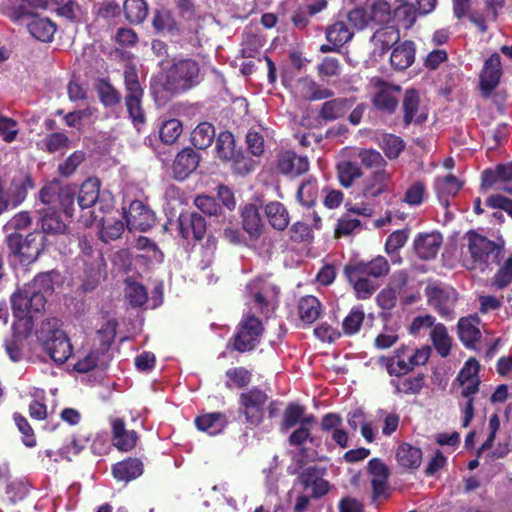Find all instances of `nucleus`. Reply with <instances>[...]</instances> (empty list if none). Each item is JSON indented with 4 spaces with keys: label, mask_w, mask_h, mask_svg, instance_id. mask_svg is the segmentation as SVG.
<instances>
[{
    "label": "nucleus",
    "mask_w": 512,
    "mask_h": 512,
    "mask_svg": "<svg viewBox=\"0 0 512 512\" xmlns=\"http://www.w3.org/2000/svg\"><path fill=\"white\" fill-rule=\"evenodd\" d=\"M424 294L428 306L441 318L447 321L455 319V308L459 301V293L455 288L441 282H432L427 284Z\"/></svg>",
    "instance_id": "20e7f679"
},
{
    "label": "nucleus",
    "mask_w": 512,
    "mask_h": 512,
    "mask_svg": "<svg viewBox=\"0 0 512 512\" xmlns=\"http://www.w3.org/2000/svg\"><path fill=\"white\" fill-rule=\"evenodd\" d=\"M125 85V106L135 127H139L146 122L145 111L142 106L144 90L140 85L137 71L134 68H127L124 71Z\"/></svg>",
    "instance_id": "39448f33"
},
{
    "label": "nucleus",
    "mask_w": 512,
    "mask_h": 512,
    "mask_svg": "<svg viewBox=\"0 0 512 512\" xmlns=\"http://www.w3.org/2000/svg\"><path fill=\"white\" fill-rule=\"evenodd\" d=\"M42 346L49 357L58 364L65 363L73 353L70 339L66 333L59 328L47 332Z\"/></svg>",
    "instance_id": "6e6552de"
},
{
    "label": "nucleus",
    "mask_w": 512,
    "mask_h": 512,
    "mask_svg": "<svg viewBox=\"0 0 512 512\" xmlns=\"http://www.w3.org/2000/svg\"><path fill=\"white\" fill-rule=\"evenodd\" d=\"M54 292L50 272L37 274L32 281L18 287L11 295L13 315L19 320L38 317L47 303V297Z\"/></svg>",
    "instance_id": "f257e3e1"
},
{
    "label": "nucleus",
    "mask_w": 512,
    "mask_h": 512,
    "mask_svg": "<svg viewBox=\"0 0 512 512\" xmlns=\"http://www.w3.org/2000/svg\"><path fill=\"white\" fill-rule=\"evenodd\" d=\"M143 463L138 458H127L112 467V474L117 481L128 483L142 475Z\"/></svg>",
    "instance_id": "a878e982"
},
{
    "label": "nucleus",
    "mask_w": 512,
    "mask_h": 512,
    "mask_svg": "<svg viewBox=\"0 0 512 512\" xmlns=\"http://www.w3.org/2000/svg\"><path fill=\"white\" fill-rule=\"evenodd\" d=\"M353 37V31L350 30L344 21H336L326 30V39L334 46H342Z\"/></svg>",
    "instance_id": "09e8293b"
},
{
    "label": "nucleus",
    "mask_w": 512,
    "mask_h": 512,
    "mask_svg": "<svg viewBox=\"0 0 512 512\" xmlns=\"http://www.w3.org/2000/svg\"><path fill=\"white\" fill-rule=\"evenodd\" d=\"M43 240L44 236L36 232L29 233L25 237L23 250L18 258L22 265H29L38 259L44 247Z\"/></svg>",
    "instance_id": "f704fd0d"
},
{
    "label": "nucleus",
    "mask_w": 512,
    "mask_h": 512,
    "mask_svg": "<svg viewBox=\"0 0 512 512\" xmlns=\"http://www.w3.org/2000/svg\"><path fill=\"white\" fill-rule=\"evenodd\" d=\"M183 125L178 119H169L164 121L160 127L159 136L163 143L173 144L182 134Z\"/></svg>",
    "instance_id": "13d9d810"
},
{
    "label": "nucleus",
    "mask_w": 512,
    "mask_h": 512,
    "mask_svg": "<svg viewBox=\"0 0 512 512\" xmlns=\"http://www.w3.org/2000/svg\"><path fill=\"white\" fill-rule=\"evenodd\" d=\"M300 96L306 101H319L332 98L334 92L319 85L315 80L306 76L297 81Z\"/></svg>",
    "instance_id": "cd10ccee"
},
{
    "label": "nucleus",
    "mask_w": 512,
    "mask_h": 512,
    "mask_svg": "<svg viewBox=\"0 0 512 512\" xmlns=\"http://www.w3.org/2000/svg\"><path fill=\"white\" fill-rule=\"evenodd\" d=\"M345 267L370 279L384 277L390 271L389 262L384 256H377L370 261H350Z\"/></svg>",
    "instance_id": "2eb2a0df"
},
{
    "label": "nucleus",
    "mask_w": 512,
    "mask_h": 512,
    "mask_svg": "<svg viewBox=\"0 0 512 512\" xmlns=\"http://www.w3.org/2000/svg\"><path fill=\"white\" fill-rule=\"evenodd\" d=\"M361 226L357 218H352L348 214L342 215L338 220L334 230V237L341 238L350 235L356 228Z\"/></svg>",
    "instance_id": "774afa93"
},
{
    "label": "nucleus",
    "mask_w": 512,
    "mask_h": 512,
    "mask_svg": "<svg viewBox=\"0 0 512 512\" xmlns=\"http://www.w3.org/2000/svg\"><path fill=\"white\" fill-rule=\"evenodd\" d=\"M41 228L44 234L59 235L67 232L68 225L60 211L48 207L42 210Z\"/></svg>",
    "instance_id": "473e14b6"
},
{
    "label": "nucleus",
    "mask_w": 512,
    "mask_h": 512,
    "mask_svg": "<svg viewBox=\"0 0 512 512\" xmlns=\"http://www.w3.org/2000/svg\"><path fill=\"white\" fill-rule=\"evenodd\" d=\"M178 230L182 238L200 241L207 232L206 219L197 212H182L178 217Z\"/></svg>",
    "instance_id": "9b49d317"
},
{
    "label": "nucleus",
    "mask_w": 512,
    "mask_h": 512,
    "mask_svg": "<svg viewBox=\"0 0 512 512\" xmlns=\"http://www.w3.org/2000/svg\"><path fill=\"white\" fill-rule=\"evenodd\" d=\"M176 8L180 17L189 23V42H198V32L201 28V16L198 14L194 0H176Z\"/></svg>",
    "instance_id": "5701e85b"
},
{
    "label": "nucleus",
    "mask_w": 512,
    "mask_h": 512,
    "mask_svg": "<svg viewBox=\"0 0 512 512\" xmlns=\"http://www.w3.org/2000/svg\"><path fill=\"white\" fill-rule=\"evenodd\" d=\"M358 158L367 169H386L387 161L380 152L373 149H361L358 153Z\"/></svg>",
    "instance_id": "bf43d9fd"
},
{
    "label": "nucleus",
    "mask_w": 512,
    "mask_h": 512,
    "mask_svg": "<svg viewBox=\"0 0 512 512\" xmlns=\"http://www.w3.org/2000/svg\"><path fill=\"white\" fill-rule=\"evenodd\" d=\"M304 412V406L294 402L289 403L283 413V419L280 424L281 432H287L297 424L300 425Z\"/></svg>",
    "instance_id": "603ef678"
},
{
    "label": "nucleus",
    "mask_w": 512,
    "mask_h": 512,
    "mask_svg": "<svg viewBox=\"0 0 512 512\" xmlns=\"http://www.w3.org/2000/svg\"><path fill=\"white\" fill-rule=\"evenodd\" d=\"M43 149L48 153L62 152L71 146L70 138L63 132L47 134L43 140Z\"/></svg>",
    "instance_id": "5fc2aeb1"
},
{
    "label": "nucleus",
    "mask_w": 512,
    "mask_h": 512,
    "mask_svg": "<svg viewBox=\"0 0 512 512\" xmlns=\"http://www.w3.org/2000/svg\"><path fill=\"white\" fill-rule=\"evenodd\" d=\"M407 346H401L394 351L393 356L381 357L379 363L384 366L390 376L402 377L411 372V366L406 362Z\"/></svg>",
    "instance_id": "c85d7f7f"
},
{
    "label": "nucleus",
    "mask_w": 512,
    "mask_h": 512,
    "mask_svg": "<svg viewBox=\"0 0 512 512\" xmlns=\"http://www.w3.org/2000/svg\"><path fill=\"white\" fill-rule=\"evenodd\" d=\"M378 87L379 90L372 98V105L379 111L393 114L398 107V99L392 94V91L400 92L401 87L388 84L385 81H380Z\"/></svg>",
    "instance_id": "a211bd4d"
},
{
    "label": "nucleus",
    "mask_w": 512,
    "mask_h": 512,
    "mask_svg": "<svg viewBox=\"0 0 512 512\" xmlns=\"http://www.w3.org/2000/svg\"><path fill=\"white\" fill-rule=\"evenodd\" d=\"M95 89L103 106L114 107L121 103V93L110 83L108 79H98L95 84Z\"/></svg>",
    "instance_id": "c03bdc74"
},
{
    "label": "nucleus",
    "mask_w": 512,
    "mask_h": 512,
    "mask_svg": "<svg viewBox=\"0 0 512 512\" xmlns=\"http://www.w3.org/2000/svg\"><path fill=\"white\" fill-rule=\"evenodd\" d=\"M32 37L41 42H50L56 32V25L48 18L34 16L27 24Z\"/></svg>",
    "instance_id": "e433bc0d"
},
{
    "label": "nucleus",
    "mask_w": 512,
    "mask_h": 512,
    "mask_svg": "<svg viewBox=\"0 0 512 512\" xmlns=\"http://www.w3.org/2000/svg\"><path fill=\"white\" fill-rule=\"evenodd\" d=\"M502 74L501 57L495 52L485 60L479 75V88L483 97L488 98L498 87Z\"/></svg>",
    "instance_id": "9d476101"
},
{
    "label": "nucleus",
    "mask_w": 512,
    "mask_h": 512,
    "mask_svg": "<svg viewBox=\"0 0 512 512\" xmlns=\"http://www.w3.org/2000/svg\"><path fill=\"white\" fill-rule=\"evenodd\" d=\"M343 274L352 286L355 297L359 300L369 299L379 288V285L373 279L364 277L345 266Z\"/></svg>",
    "instance_id": "aec40b11"
},
{
    "label": "nucleus",
    "mask_w": 512,
    "mask_h": 512,
    "mask_svg": "<svg viewBox=\"0 0 512 512\" xmlns=\"http://www.w3.org/2000/svg\"><path fill=\"white\" fill-rule=\"evenodd\" d=\"M194 424L199 431L216 436L227 428L229 421L226 414L222 412H210L197 416Z\"/></svg>",
    "instance_id": "412c9836"
},
{
    "label": "nucleus",
    "mask_w": 512,
    "mask_h": 512,
    "mask_svg": "<svg viewBox=\"0 0 512 512\" xmlns=\"http://www.w3.org/2000/svg\"><path fill=\"white\" fill-rule=\"evenodd\" d=\"M432 344L441 357H447L451 351V337L442 323L434 326L430 333Z\"/></svg>",
    "instance_id": "49530a36"
},
{
    "label": "nucleus",
    "mask_w": 512,
    "mask_h": 512,
    "mask_svg": "<svg viewBox=\"0 0 512 512\" xmlns=\"http://www.w3.org/2000/svg\"><path fill=\"white\" fill-rule=\"evenodd\" d=\"M396 460L402 468L416 470L422 462V450L410 443L403 442L397 447Z\"/></svg>",
    "instance_id": "c756f323"
},
{
    "label": "nucleus",
    "mask_w": 512,
    "mask_h": 512,
    "mask_svg": "<svg viewBox=\"0 0 512 512\" xmlns=\"http://www.w3.org/2000/svg\"><path fill=\"white\" fill-rule=\"evenodd\" d=\"M336 171L339 183L344 188H350L363 175L361 167L349 160L339 162L336 165Z\"/></svg>",
    "instance_id": "37998d69"
},
{
    "label": "nucleus",
    "mask_w": 512,
    "mask_h": 512,
    "mask_svg": "<svg viewBox=\"0 0 512 512\" xmlns=\"http://www.w3.org/2000/svg\"><path fill=\"white\" fill-rule=\"evenodd\" d=\"M152 26L158 34L176 36L180 34L177 22L172 13L167 9H157L152 18Z\"/></svg>",
    "instance_id": "c9c22d12"
},
{
    "label": "nucleus",
    "mask_w": 512,
    "mask_h": 512,
    "mask_svg": "<svg viewBox=\"0 0 512 512\" xmlns=\"http://www.w3.org/2000/svg\"><path fill=\"white\" fill-rule=\"evenodd\" d=\"M466 241V254L469 258L464 259L467 269H479L481 272L491 270L492 265H499L504 257L505 249L503 244L496 243L475 230H469L464 235Z\"/></svg>",
    "instance_id": "f03ea898"
},
{
    "label": "nucleus",
    "mask_w": 512,
    "mask_h": 512,
    "mask_svg": "<svg viewBox=\"0 0 512 512\" xmlns=\"http://www.w3.org/2000/svg\"><path fill=\"white\" fill-rule=\"evenodd\" d=\"M127 228L130 231L146 232L156 223L155 212L140 200H133L125 211Z\"/></svg>",
    "instance_id": "1a4fd4ad"
},
{
    "label": "nucleus",
    "mask_w": 512,
    "mask_h": 512,
    "mask_svg": "<svg viewBox=\"0 0 512 512\" xmlns=\"http://www.w3.org/2000/svg\"><path fill=\"white\" fill-rule=\"evenodd\" d=\"M100 223L102 226L101 232H100V239L108 243L110 241H114L119 239L123 232H124V223L120 219H105L104 217L100 218Z\"/></svg>",
    "instance_id": "864d4df0"
},
{
    "label": "nucleus",
    "mask_w": 512,
    "mask_h": 512,
    "mask_svg": "<svg viewBox=\"0 0 512 512\" xmlns=\"http://www.w3.org/2000/svg\"><path fill=\"white\" fill-rule=\"evenodd\" d=\"M122 9L125 19L132 25L142 24L149 12L145 0H125Z\"/></svg>",
    "instance_id": "79ce46f5"
},
{
    "label": "nucleus",
    "mask_w": 512,
    "mask_h": 512,
    "mask_svg": "<svg viewBox=\"0 0 512 512\" xmlns=\"http://www.w3.org/2000/svg\"><path fill=\"white\" fill-rule=\"evenodd\" d=\"M217 156L224 161L238 162L240 153L235 149V138L230 131H222L216 139Z\"/></svg>",
    "instance_id": "a19ab883"
},
{
    "label": "nucleus",
    "mask_w": 512,
    "mask_h": 512,
    "mask_svg": "<svg viewBox=\"0 0 512 512\" xmlns=\"http://www.w3.org/2000/svg\"><path fill=\"white\" fill-rule=\"evenodd\" d=\"M117 327L118 322L115 319H109L97 330L99 346L95 349L100 351L103 358L111 359L109 350L115 340Z\"/></svg>",
    "instance_id": "58836bf2"
},
{
    "label": "nucleus",
    "mask_w": 512,
    "mask_h": 512,
    "mask_svg": "<svg viewBox=\"0 0 512 512\" xmlns=\"http://www.w3.org/2000/svg\"><path fill=\"white\" fill-rule=\"evenodd\" d=\"M403 124L408 127L410 124L415 123L418 125L423 124L427 120V113L420 111V95L415 88L406 89L403 100Z\"/></svg>",
    "instance_id": "dca6fc26"
},
{
    "label": "nucleus",
    "mask_w": 512,
    "mask_h": 512,
    "mask_svg": "<svg viewBox=\"0 0 512 512\" xmlns=\"http://www.w3.org/2000/svg\"><path fill=\"white\" fill-rule=\"evenodd\" d=\"M390 384L396 395H417L425 386V374L417 373L416 375L396 377L390 380Z\"/></svg>",
    "instance_id": "bb28decb"
},
{
    "label": "nucleus",
    "mask_w": 512,
    "mask_h": 512,
    "mask_svg": "<svg viewBox=\"0 0 512 512\" xmlns=\"http://www.w3.org/2000/svg\"><path fill=\"white\" fill-rule=\"evenodd\" d=\"M391 174L386 169L373 171L362 183L358 197L374 199L389 191Z\"/></svg>",
    "instance_id": "ddd939ff"
},
{
    "label": "nucleus",
    "mask_w": 512,
    "mask_h": 512,
    "mask_svg": "<svg viewBox=\"0 0 512 512\" xmlns=\"http://www.w3.org/2000/svg\"><path fill=\"white\" fill-rule=\"evenodd\" d=\"M268 400V394L259 387H252L239 394L238 411L244 416L248 426L257 427L264 421L265 405Z\"/></svg>",
    "instance_id": "423d86ee"
},
{
    "label": "nucleus",
    "mask_w": 512,
    "mask_h": 512,
    "mask_svg": "<svg viewBox=\"0 0 512 512\" xmlns=\"http://www.w3.org/2000/svg\"><path fill=\"white\" fill-rule=\"evenodd\" d=\"M353 105L354 100L352 98H329L322 104L318 115L326 122L334 121L342 118Z\"/></svg>",
    "instance_id": "393cba45"
},
{
    "label": "nucleus",
    "mask_w": 512,
    "mask_h": 512,
    "mask_svg": "<svg viewBox=\"0 0 512 512\" xmlns=\"http://www.w3.org/2000/svg\"><path fill=\"white\" fill-rule=\"evenodd\" d=\"M443 242L439 232L422 233L414 240V250L417 256L423 260H430L436 257Z\"/></svg>",
    "instance_id": "6ab92c4d"
},
{
    "label": "nucleus",
    "mask_w": 512,
    "mask_h": 512,
    "mask_svg": "<svg viewBox=\"0 0 512 512\" xmlns=\"http://www.w3.org/2000/svg\"><path fill=\"white\" fill-rule=\"evenodd\" d=\"M214 139L215 127L210 122H200L191 132V143L200 150L210 147Z\"/></svg>",
    "instance_id": "a18cd8bd"
},
{
    "label": "nucleus",
    "mask_w": 512,
    "mask_h": 512,
    "mask_svg": "<svg viewBox=\"0 0 512 512\" xmlns=\"http://www.w3.org/2000/svg\"><path fill=\"white\" fill-rule=\"evenodd\" d=\"M264 327L260 319L254 315L245 316L237 326L233 335V349L240 352L253 351L260 343Z\"/></svg>",
    "instance_id": "0eeeda50"
},
{
    "label": "nucleus",
    "mask_w": 512,
    "mask_h": 512,
    "mask_svg": "<svg viewBox=\"0 0 512 512\" xmlns=\"http://www.w3.org/2000/svg\"><path fill=\"white\" fill-rule=\"evenodd\" d=\"M480 364L479 362L471 357L469 358L460 369L458 375L454 380V384L458 383L459 386H464L468 382L474 381L479 378Z\"/></svg>",
    "instance_id": "052dcab7"
},
{
    "label": "nucleus",
    "mask_w": 512,
    "mask_h": 512,
    "mask_svg": "<svg viewBox=\"0 0 512 512\" xmlns=\"http://www.w3.org/2000/svg\"><path fill=\"white\" fill-rule=\"evenodd\" d=\"M365 312L361 305L351 308L347 316L342 321L343 334L346 336H353L357 334L364 322Z\"/></svg>",
    "instance_id": "de8ad7c7"
},
{
    "label": "nucleus",
    "mask_w": 512,
    "mask_h": 512,
    "mask_svg": "<svg viewBox=\"0 0 512 512\" xmlns=\"http://www.w3.org/2000/svg\"><path fill=\"white\" fill-rule=\"evenodd\" d=\"M416 48L411 40H405L396 45L390 55L391 66L398 71L409 68L415 61Z\"/></svg>",
    "instance_id": "b1692460"
},
{
    "label": "nucleus",
    "mask_w": 512,
    "mask_h": 512,
    "mask_svg": "<svg viewBox=\"0 0 512 512\" xmlns=\"http://www.w3.org/2000/svg\"><path fill=\"white\" fill-rule=\"evenodd\" d=\"M382 150L387 158L396 159L405 148L403 139L393 134H387L383 137Z\"/></svg>",
    "instance_id": "e2e57ef3"
},
{
    "label": "nucleus",
    "mask_w": 512,
    "mask_h": 512,
    "mask_svg": "<svg viewBox=\"0 0 512 512\" xmlns=\"http://www.w3.org/2000/svg\"><path fill=\"white\" fill-rule=\"evenodd\" d=\"M125 296L129 304L136 308L142 307L148 301V293L144 285L131 280H126Z\"/></svg>",
    "instance_id": "6e6d98bb"
},
{
    "label": "nucleus",
    "mask_w": 512,
    "mask_h": 512,
    "mask_svg": "<svg viewBox=\"0 0 512 512\" xmlns=\"http://www.w3.org/2000/svg\"><path fill=\"white\" fill-rule=\"evenodd\" d=\"M318 198V183L315 178L304 180L297 190V199L305 207L311 208Z\"/></svg>",
    "instance_id": "8fccbe9b"
},
{
    "label": "nucleus",
    "mask_w": 512,
    "mask_h": 512,
    "mask_svg": "<svg viewBox=\"0 0 512 512\" xmlns=\"http://www.w3.org/2000/svg\"><path fill=\"white\" fill-rule=\"evenodd\" d=\"M265 214L269 224L276 230L283 231L287 228L290 218L286 207L278 201L269 202L265 206Z\"/></svg>",
    "instance_id": "ea45409f"
},
{
    "label": "nucleus",
    "mask_w": 512,
    "mask_h": 512,
    "mask_svg": "<svg viewBox=\"0 0 512 512\" xmlns=\"http://www.w3.org/2000/svg\"><path fill=\"white\" fill-rule=\"evenodd\" d=\"M100 186V181L97 178H89L82 183L77 198L78 205L82 210L92 208L97 203L101 193Z\"/></svg>",
    "instance_id": "4c0bfd02"
},
{
    "label": "nucleus",
    "mask_w": 512,
    "mask_h": 512,
    "mask_svg": "<svg viewBox=\"0 0 512 512\" xmlns=\"http://www.w3.org/2000/svg\"><path fill=\"white\" fill-rule=\"evenodd\" d=\"M34 188V181L30 173L23 170L17 171L8 186L12 208L19 206L27 198L28 191Z\"/></svg>",
    "instance_id": "f3484780"
},
{
    "label": "nucleus",
    "mask_w": 512,
    "mask_h": 512,
    "mask_svg": "<svg viewBox=\"0 0 512 512\" xmlns=\"http://www.w3.org/2000/svg\"><path fill=\"white\" fill-rule=\"evenodd\" d=\"M300 320L306 324H313L322 314V304L313 295H306L300 298L297 306Z\"/></svg>",
    "instance_id": "72a5a7b5"
},
{
    "label": "nucleus",
    "mask_w": 512,
    "mask_h": 512,
    "mask_svg": "<svg viewBox=\"0 0 512 512\" xmlns=\"http://www.w3.org/2000/svg\"><path fill=\"white\" fill-rule=\"evenodd\" d=\"M201 156L191 147L179 151L172 164L173 177L178 181L185 180L199 166Z\"/></svg>",
    "instance_id": "4468645a"
},
{
    "label": "nucleus",
    "mask_w": 512,
    "mask_h": 512,
    "mask_svg": "<svg viewBox=\"0 0 512 512\" xmlns=\"http://www.w3.org/2000/svg\"><path fill=\"white\" fill-rule=\"evenodd\" d=\"M276 169L284 176L299 177L309 170V160L306 156L298 155L292 150H286L278 154Z\"/></svg>",
    "instance_id": "f8f14e48"
},
{
    "label": "nucleus",
    "mask_w": 512,
    "mask_h": 512,
    "mask_svg": "<svg viewBox=\"0 0 512 512\" xmlns=\"http://www.w3.org/2000/svg\"><path fill=\"white\" fill-rule=\"evenodd\" d=\"M479 323L480 319L477 316L462 317L458 321L459 339L468 349H476V344L481 338Z\"/></svg>",
    "instance_id": "4be33fe9"
},
{
    "label": "nucleus",
    "mask_w": 512,
    "mask_h": 512,
    "mask_svg": "<svg viewBox=\"0 0 512 512\" xmlns=\"http://www.w3.org/2000/svg\"><path fill=\"white\" fill-rule=\"evenodd\" d=\"M200 82V67L197 61L186 58L174 62L166 71L164 89L171 93L184 92Z\"/></svg>",
    "instance_id": "7ed1b4c3"
},
{
    "label": "nucleus",
    "mask_w": 512,
    "mask_h": 512,
    "mask_svg": "<svg viewBox=\"0 0 512 512\" xmlns=\"http://www.w3.org/2000/svg\"><path fill=\"white\" fill-rule=\"evenodd\" d=\"M368 11L371 21L376 24H386L392 19L391 6L386 0H374Z\"/></svg>",
    "instance_id": "4d7b16f0"
},
{
    "label": "nucleus",
    "mask_w": 512,
    "mask_h": 512,
    "mask_svg": "<svg viewBox=\"0 0 512 512\" xmlns=\"http://www.w3.org/2000/svg\"><path fill=\"white\" fill-rule=\"evenodd\" d=\"M115 206V199L111 192L108 190L101 191L100 197L97 199V203L92 206L93 210L90 211L91 217L93 218L89 222H86V225L92 224L93 221L97 220L99 215L96 213L97 211L101 214L110 213Z\"/></svg>",
    "instance_id": "680f3d73"
},
{
    "label": "nucleus",
    "mask_w": 512,
    "mask_h": 512,
    "mask_svg": "<svg viewBox=\"0 0 512 512\" xmlns=\"http://www.w3.org/2000/svg\"><path fill=\"white\" fill-rule=\"evenodd\" d=\"M512 282V256L508 257L499 267L492 278V286L496 289H504Z\"/></svg>",
    "instance_id": "0e129e2a"
},
{
    "label": "nucleus",
    "mask_w": 512,
    "mask_h": 512,
    "mask_svg": "<svg viewBox=\"0 0 512 512\" xmlns=\"http://www.w3.org/2000/svg\"><path fill=\"white\" fill-rule=\"evenodd\" d=\"M194 204L202 213L208 216H218L222 211L221 205L218 204L213 196L198 195L194 200Z\"/></svg>",
    "instance_id": "338daca9"
},
{
    "label": "nucleus",
    "mask_w": 512,
    "mask_h": 512,
    "mask_svg": "<svg viewBox=\"0 0 512 512\" xmlns=\"http://www.w3.org/2000/svg\"><path fill=\"white\" fill-rule=\"evenodd\" d=\"M243 229L251 238H258L263 230V221L259 208L253 204H246L241 211Z\"/></svg>",
    "instance_id": "7c9ffc66"
},
{
    "label": "nucleus",
    "mask_w": 512,
    "mask_h": 512,
    "mask_svg": "<svg viewBox=\"0 0 512 512\" xmlns=\"http://www.w3.org/2000/svg\"><path fill=\"white\" fill-rule=\"evenodd\" d=\"M109 359L103 358L99 350L92 349L84 358L74 364V370L79 373H87L96 367L106 368Z\"/></svg>",
    "instance_id": "3c124183"
},
{
    "label": "nucleus",
    "mask_w": 512,
    "mask_h": 512,
    "mask_svg": "<svg viewBox=\"0 0 512 512\" xmlns=\"http://www.w3.org/2000/svg\"><path fill=\"white\" fill-rule=\"evenodd\" d=\"M399 41L400 31L396 26L381 27L371 37V42L375 48L379 49L380 55L386 53L390 48H394Z\"/></svg>",
    "instance_id": "2f4dec72"
},
{
    "label": "nucleus",
    "mask_w": 512,
    "mask_h": 512,
    "mask_svg": "<svg viewBox=\"0 0 512 512\" xmlns=\"http://www.w3.org/2000/svg\"><path fill=\"white\" fill-rule=\"evenodd\" d=\"M426 192L425 183L422 181H415L407 188L403 197V202L409 206H419L424 201Z\"/></svg>",
    "instance_id": "69168bd1"
}]
</instances>
